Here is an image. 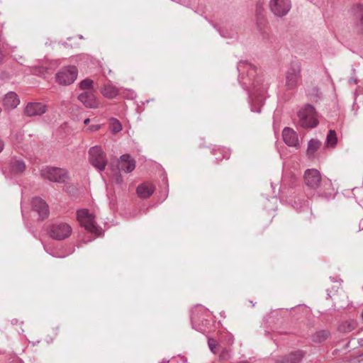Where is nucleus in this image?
Listing matches in <instances>:
<instances>
[{
	"instance_id": "f257e3e1",
	"label": "nucleus",
	"mask_w": 363,
	"mask_h": 363,
	"mask_svg": "<svg viewBox=\"0 0 363 363\" xmlns=\"http://www.w3.org/2000/svg\"><path fill=\"white\" fill-rule=\"evenodd\" d=\"M299 124L304 128H312L317 126L318 121L315 108L311 104H306L298 112Z\"/></svg>"
},
{
	"instance_id": "f03ea898",
	"label": "nucleus",
	"mask_w": 363,
	"mask_h": 363,
	"mask_svg": "<svg viewBox=\"0 0 363 363\" xmlns=\"http://www.w3.org/2000/svg\"><path fill=\"white\" fill-rule=\"evenodd\" d=\"M72 232L69 224L65 222L57 221L50 224L48 228L50 237L55 240H63L69 238Z\"/></svg>"
},
{
	"instance_id": "7ed1b4c3",
	"label": "nucleus",
	"mask_w": 363,
	"mask_h": 363,
	"mask_svg": "<svg viewBox=\"0 0 363 363\" xmlns=\"http://www.w3.org/2000/svg\"><path fill=\"white\" fill-rule=\"evenodd\" d=\"M285 86L288 89H293L297 86L301 79V64L298 61H292L286 72Z\"/></svg>"
},
{
	"instance_id": "20e7f679",
	"label": "nucleus",
	"mask_w": 363,
	"mask_h": 363,
	"mask_svg": "<svg viewBox=\"0 0 363 363\" xmlns=\"http://www.w3.org/2000/svg\"><path fill=\"white\" fill-rule=\"evenodd\" d=\"M40 176L45 179L57 183H64L68 178L66 169L54 167H46L41 169Z\"/></svg>"
},
{
	"instance_id": "39448f33",
	"label": "nucleus",
	"mask_w": 363,
	"mask_h": 363,
	"mask_svg": "<svg viewBox=\"0 0 363 363\" xmlns=\"http://www.w3.org/2000/svg\"><path fill=\"white\" fill-rule=\"evenodd\" d=\"M89 160L99 172L104 171L107 164L106 155L99 146H94L89 149Z\"/></svg>"
},
{
	"instance_id": "423d86ee",
	"label": "nucleus",
	"mask_w": 363,
	"mask_h": 363,
	"mask_svg": "<svg viewBox=\"0 0 363 363\" xmlns=\"http://www.w3.org/2000/svg\"><path fill=\"white\" fill-rule=\"evenodd\" d=\"M78 75L75 66H67L62 68L55 75L56 82L60 85L68 86L74 83Z\"/></svg>"
},
{
	"instance_id": "0eeeda50",
	"label": "nucleus",
	"mask_w": 363,
	"mask_h": 363,
	"mask_svg": "<svg viewBox=\"0 0 363 363\" xmlns=\"http://www.w3.org/2000/svg\"><path fill=\"white\" fill-rule=\"evenodd\" d=\"M77 218L86 230L92 233H98L99 228L96 224L95 216L90 213L87 209L78 210L77 211Z\"/></svg>"
},
{
	"instance_id": "6e6552de",
	"label": "nucleus",
	"mask_w": 363,
	"mask_h": 363,
	"mask_svg": "<svg viewBox=\"0 0 363 363\" xmlns=\"http://www.w3.org/2000/svg\"><path fill=\"white\" fill-rule=\"evenodd\" d=\"M291 0H269V8L277 17L286 16L291 9Z\"/></svg>"
},
{
	"instance_id": "1a4fd4ad",
	"label": "nucleus",
	"mask_w": 363,
	"mask_h": 363,
	"mask_svg": "<svg viewBox=\"0 0 363 363\" xmlns=\"http://www.w3.org/2000/svg\"><path fill=\"white\" fill-rule=\"evenodd\" d=\"M112 171L116 174L119 172H124L125 173L131 172L135 167V162L134 159L131 158L128 154H125L121 156L120 160L116 162V164H111Z\"/></svg>"
},
{
	"instance_id": "9d476101",
	"label": "nucleus",
	"mask_w": 363,
	"mask_h": 363,
	"mask_svg": "<svg viewBox=\"0 0 363 363\" xmlns=\"http://www.w3.org/2000/svg\"><path fill=\"white\" fill-rule=\"evenodd\" d=\"M32 210L36 212L40 220H45L50 215L49 206L46 201L40 197H35L31 201Z\"/></svg>"
},
{
	"instance_id": "9b49d317",
	"label": "nucleus",
	"mask_w": 363,
	"mask_h": 363,
	"mask_svg": "<svg viewBox=\"0 0 363 363\" xmlns=\"http://www.w3.org/2000/svg\"><path fill=\"white\" fill-rule=\"evenodd\" d=\"M321 174L315 169H307L304 173V182L307 186L311 189H318L321 182Z\"/></svg>"
},
{
	"instance_id": "f8f14e48",
	"label": "nucleus",
	"mask_w": 363,
	"mask_h": 363,
	"mask_svg": "<svg viewBox=\"0 0 363 363\" xmlns=\"http://www.w3.org/2000/svg\"><path fill=\"white\" fill-rule=\"evenodd\" d=\"M48 111L47 105L41 102H29L24 108V113L26 116H39Z\"/></svg>"
},
{
	"instance_id": "ddd939ff",
	"label": "nucleus",
	"mask_w": 363,
	"mask_h": 363,
	"mask_svg": "<svg viewBox=\"0 0 363 363\" xmlns=\"http://www.w3.org/2000/svg\"><path fill=\"white\" fill-rule=\"evenodd\" d=\"M304 356L305 352L303 351L297 350L286 355L277 357L274 363H299Z\"/></svg>"
},
{
	"instance_id": "4468645a",
	"label": "nucleus",
	"mask_w": 363,
	"mask_h": 363,
	"mask_svg": "<svg viewBox=\"0 0 363 363\" xmlns=\"http://www.w3.org/2000/svg\"><path fill=\"white\" fill-rule=\"evenodd\" d=\"M78 99L89 108H97L99 106L95 95L90 91H84L80 94L78 96Z\"/></svg>"
},
{
	"instance_id": "2eb2a0df",
	"label": "nucleus",
	"mask_w": 363,
	"mask_h": 363,
	"mask_svg": "<svg viewBox=\"0 0 363 363\" xmlns=\"http://www.w3.org/2000/svg\"><path fill=\"white\" fill-rule=\"evenodd\" d=\"M284 142L291 147L298 148L299 147L298 139L296 133L290 128H284L282 131Z\"/></svg>"
},
{
	"instance_id": "dca6fc26",
	"label": "nucleus",
	"mask_w": 363,
	"mask_h": 363,
	"mask_svg": "<svg viewBox=\"0 0 363 363\" xmlns=\"http://www.w3.org/2000/svg\"><path fill=\"white\" fill-rule=\"evenodd\" d=\"M155 190V186L149 182L140 184L138 186V197L147 199L150 197Z\"/></svg>"
},
{
	"instance_id": "f3484780",
	"label": "nucleus",
	"mask_w": 363,
	"mask_h": 363,
	"mask_svg": "<svg viewBox=\"0 0 363 363\" xmlns=\"http://www.w3.org/2000/svg\"><path fill=\"white\" fill-rule=\"evenodd\" d=\"M352 13L355 25L359 32H363V6L357 4L353 6Z\"/></svg>"
},
{
	"instance_id": "a211bd4d",
	"label": "nucleus",
	"mask_w": 363,
	"mask_h": 363,
	"mask_svg": "<svg viewBox=\"0 0 363 363\" xmlns=\"http://www.w3.org/2000/svg\"><path fill=\"white\" fill-rule=\"evenodd\" d=\"M2 102L6 109H13L19 104L20 100L16 93L11 91L4 96Z\"/></svg>"
},
{
	"instance_id": "6ab92c4d",
	"label": "nucleus",
	"mask_w": 363,
	"mask_h": 363,
	"mask_svg": "<svg viewBox=\"0 0 363 363\" xmlns=\"http://www.w3.org/2000/svg\"><path fill=\"white\" fill-rule=\"evenodd\" d=\"M101 91L103 96L108 99H113L118 94L117 88L110 83L104 84Z\"/></svg>"
},
{
	"instance_id": "aec40b11",
	"label": "nucleus",
	"mask_w": 363,
	"mask_h": 363,
	"mask_svg": "<svg viewBox=\"0 0 363 363\" xmlns=\"http://www.w3.org/2000/svg\"><path fill=\"white\" fill-rule=\"evenodd\" d=\"M11 172L13 174H20L25 171L26 164L23 160L12 159L10 162Z\"/></svg>"
},
{
	"instance_id": "412c9836",
	"label": "nucleus",
	"mask_w": 363,
	"mask_h": 363,
	"mask_svg": "<svg viewBox=\"0 0 363 363\" xmlns=\"http://www.w3.org/2000/svg\"><path fill=\"white\" fill-rule=\"evenodd\" d=\"M237 69L240 75H244L245 74V71H247V74L250 72V74L251 75L255 72V67L247 61H240L238 64Z\"/></svg>"
},
{
	"instance_id": "4be33fe9",
	"label": "nucleus",
	"mask_w": 363,
	"mask_h": 363,
	"mask_svg": "<svg viewBox=\"0 0 363 363\" xmlns=\"http://www.w3.org/2000/svg\"><path fill=\"white\" fill-rule=\"evenodd\" d=\"M321 142L318 140L311 139L308 143L307 155L309 158L314 157L316 151L320 147Z\"/></svg>"
},
{
	"instance_id": "5701e85b",
	"label": "nucleus",
	"mask_w": 363,
	"mask_h": 363,
	"mask_svg": "<svg viewBox=\"0 0 363 363\" xmlns=\"http://www.w3.org/2000/svg\"><path fill=\"white\" fill-rule=\"evenodd\" d=\"M252 102L250 104L251 111L256 113L261 112V108L264 104L263 96H256L255 99L252 96H250Z\"/></svg>"
},
{
	"instance_id": "b1692460",
	"label": "nucleus",
	"mask_w": 363,
	"mask_h": 363,
	"mask_svg": "<svg viewBox=\"0 0 363 363\" xmlns=\"http://www.w3.org/2000/svg\"><path fill=\"white\" fill-rule=\"evenodd\" d=\"M330 335V333L328 330H323L316 332L312 337L314 342L320 343L325 341Z\"/></svg>"
},
{
	"instance_id": "393cba45",
	"label": "nucleus",
	"mask_w": 363,
	"mask_h": 363,
	"mask_svg": "<svg viewBox=\"0 0 363 363\" xmlns=\"http://www.w3.org/2000/svg\"><path fill=\"white\" fill-rule=\"evenodd\" d=\"M337 142L336 133L333 130H330L326 137L327 145L334 147Z\"/></svg>"
},
{
	"instance_id": "a878e982",
	"label": "nucleus",
	"mask_w": 363,
	"mask_h": 363,
	"mask_svg": "<svg viewBox=\"0 0 363 363\" xmlns=\"http://www.w3.org/2000/svg\"><path fill=\"white\" fill-rule=\"evenodd\" d=\"M109 129L112 133H116L121 130L122 125L118 119L112 118L110 119Z\"/></svg>"
},
{
	"instance_id": "bb28decb",
	"label": "nucleus",
	"mask_w": 363,
	"mask_h": 363,
	"mask_svg": "<svg viewBox=\"0 0 363 363\" xmlns=\"http://www.w3.org/2000/svg\"><path fill=\"white\" fill-rule=\"evenodd\" d=\"M93 83V80L85 79L79 83V88L82 90L91 89Z\"/></svg>"
},
{
	"instance_id": "cd10ccee",
	"label": "nucleus",
	"mask_w": 363,
	"mask_h": 363,
	"mask_svg": "<svg viewBox=\"0 0 363 363\" xmlns=\"http://www.w3.org/2000/svg\"><path fill=\"white\" fill-rule=\"evenodd\" d=\"M354 328H355V323L352 321L350 323H345L342 324L340 330H342L343 332H350V331L352 330Z\"/></svg>"
},
{
	"instance_id": "c85d7f7f",
	"label": "nucleus",
	"mask_w": 363,
	"mask_h": 363,
	"mask_svg": "<svg viewBox=\"0 0 363 363\" xmlns=\"http://www.w3.org/2000/svg\"><path fill=\"white\" fill-rule=\"evenodd\" d=\"M208 345L209 347L210 350L213 353L216 354L218 352L217 350V343L216 340L213 338H208Z\"/></svg>"
},
{
	"instance_id": "c756f323",
	"label": "nucleus",
	"mask_w": 363,
	"mask_h": 363,
	"mask_svg": "<svg viewBox=\"0 0 363 363\" xmlns=\"http://www.w3.org/2000/svg\"><path fill=\"white\" fill-rule=\"evenodd\" d=\"M228 357H229L228 351L226 349L223 350L220 354V358L222 359H227L228 358Z\"/></svg>"
},
{
	"instance_id": "7c9ffc66",
	"label": "nucleus",
	"mask_w": 363,
	"mask_h": 363,
	"mask_svg": "<svg viewBox=\"0 0 363 363\" xmlns=\"http://www.w3.org/2000/svg\"><path fill=\"white\" fill-rule=\"evenodd\" d=\"M4 56L5 55L3 51V46L0 44V64L3 62Z\"/></svg>"
},
{
	"instance_id": "2f4dec72",
	"label": "nucleus",
	"mask_w": 363,
	"mask_h": 363,
	"mask_svg": "<svg viewBox=\"0 0 363 363\" xmlns=\"http://www.w3.org/2000/svg\"><path fill=\"white\" fill-rule=\"evenodd\" d=\"M101 128V125H91L90 127H89V130L91 131H96L98 130H99Z\"/></svg>"
},
{
	"instance_id": "473e14b6",
	"label": "nucleus",
	"mask_w": 363,
	"mask_h": 363,
	"mask_svg": "<svg viewBox=\"0 0 363 363\" xmlns=\"http://www.w3.org/2000/svg\"><path fill=\"white\" fill-rule=\"evenodd\" d=\"M350 83L356 84V83H357V80H356V79H353V78H351V79H350Z\"/></svg>"
},
{
	"instance_id": "72a5a7b5",
	"label": "nucleus",
	"mask_w": 363,
	"mask_h": 363,
	"mask_svg": "<svg viewBox=\"0 0 363 363\" xmlns=\"http://www.w3.org/2000/svg\"><path fill=\"white\" fill-rule=\"evenodd\" d=\"M89 121H90V119L89 118H86V119L84 120V123L87 125L89 123Z\"/></svg>"
},
{
	"instance_id": "f704fd0d",
	"label": "nucleus",
	"mask_w": 363,
	"mask_h": 363,
	"mask_svg": "<svg viewBox=\"0 0 363 363\" xmlns=\"http://www.w3.org/2000/svg\"><path fill=\"white\" fill-rule=\"evenodd\" d=\"M313 90L314 91H316V92H317V94H316V96H318V90L316 88H314Z\"/></svg>"
},
{
	"instance_id": "c9c22d12",
	"label": "nucleus",
	"mask_w": 363,
	"mask_h": 363,
	"mask_svg": "<svg viewBox=\"0 0 363 363\" xmlns=\"http://www.w3.org/2000/svg\"><path fill=\"white\" fill-rule=\"evenodd\" d=\"M169 360H162L161 363H168Z\"/></svg>"
},
{
	"instance_id": "e433bc0d",
	"label": "nucleus",
	"mask_w": 363,
	"mask_h": 363,
	"mask_svg": "<svg viewBox=\"0 0 363 363\" xmlns=\"http://www.w3.org/2000/svg\"><path fill=\"white\" fill-rule=\"evenodd\" d=\"M223 158L228 159L229 158V155L228 154H226V155L223 156Z\"/></svg>"
},
{
	"instance_id": "4c0bfd02",
	"label": "nucleus",
	"mask_w": 363,
	"mask_h": 363,
	"mask_svg": "<svg viewBox=\"0 0 363 363\" xmlns=\"http://www.w3.org/2000/svg\"><path fill=\"white\" fill-rule=\"evenodd\" d=\"M330 279H331L332 281H333V282H336L337 281V280L335 279L334 278L330 277Z\"/></svg>"
},
{
	"instance_id": "58836bf2",
	"label": "nucleus",
	"mask_w": 363,
	"mask_h": 363,
	"mask_svg": "<svg viewBox=\"0 0 363 363\" xmlns=\"http://www.w3.org/2000/svg\"><path fill=\"white\" fill-rule=\"evenodd\" d=\"M327 291H328V297H330V293H329L328 290Z\"/></svg>"
},
{
	"instance_id": "ea45409f",
	"label": "nucleus",
	"mask_w": 363,
	"mask_h": 363,
	"mask_svg": "<svg viewBox=\"0 0 363 363\" xmlns=\"http://www.w3.org/2000/svg\"><path fill=\"white\" fill-rule=\"evenodd\" d=\"M223 158H218V157H216V160H222Z\"/></svg>"
},
{
	"instance_id": "a19ab883",
	"label": "nucleus",
	"mask_w": 363,
	"mask_h": 363,
	"mask_svg": "<svg viewBox=\"0 0 363 363\" xmlns=\"http://www.w3.org/2000/svg\"><path fill=\"white\" fill-rule=\"evenodd\" d=\"M119 179H121L120 176L118 177V178H117V182H119Z\"/></svg>"
},
{
	"instance_id": "79ce46f5",
	"label": "nucleus",
	"mask_w": 363,
	"mask_h": 363,
	"mask_svg": "<svg viewBox=\"0 0 363 363\" xmlns=\"http://www.w3.org/2000/svg\"><path fill=\"white\" fill-rule=\"evenodd\" d=\"M184 362L186 363V362H187V359H185L184 360Z\"/></svg>"
},
{
	"instance_id": "37998d69",
	"label": "nucleus",
	"mask_w": 363,
	"mask_h": 363,
	"mask_svg": "<svg viewBox=\"0 0 363 363\" xmlns=\"http://www.w3.org/2000/svg\"><path fill=\"white\" fill-rule=\"evenodd\" d=\"M362 318H363V311H362Z\"/></svg>"
}]
</instances>
